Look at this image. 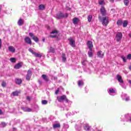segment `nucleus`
Listing matches in <instances>:
<instances>
[{
    "label": "nucleus",
    "mask_w": 131,
    "mask_h": 131,
    "mask_svg": "<svg viewBox=\"0 0 131 131\" xmlns=\"http://www.w3.org/2000/svg\"><path fill=\"white\" fill-rule=\"evenodd\" d=\"M57 99L58 101V102H63V101H66V103H68L69 102V100L68 99H67V97L66 95H62L60 97L57 96Z\"/></svg>",
    "instance_id": "obj_1"
},
{
    "label": "nucleus",
    "mask_w": 131,
    "mask_h": 131,
    "mask_svg": "<svg viewBox=\"0 0 131 131\" xmlns=\"http://www.w3.org/2000/svg\"><path fill=\"white\" fill-rule=\"evenodd\" d=\"M101 22L103 26H107L109 23V17L108 16L102 17Z\"/></svg>",
    "instance_id": "obj_2"
},
{
    "label": "nucleus",
    "mask_w": 131,
    "mask_h": 131,
    "mask_svg": "<svg viewBox=\"0 0 131 131\" xmlns=\"http://www.w3.org/2000/svg\"><path fill=\"white\" fill-rule=\"evenodd\" d=\"M68 17V14L66 13L63 14L62 13H59L56 14V18L57 19H62V18H67Z\"/></svg>",
    "instance_id": "obj_3"
},
{
    "label": "nucleus",
    "mask_w": 131,
    "mask_h": 131,
    "mask_svg": "<svg viewBox=\"0 0 131 131\" xmlns=\"http://www.w3.org/2000/svg\"><path fill=\"white\" fill-rule=\"evenodd\" d=\"M32 74V72L31 70H29L27 72V74L26 76V79L27 80H30V78H31V75Z\"/></svg>",
    "instance_id": "obj_4"
},
{
    "label": "nucleus",
    "mask_w": 131,
    "mask_h": 131,
    "mask_svg": "<svg viewBox=\"0 0 131 131\" xmlns=\"http://www.w3.org/2000/svg\"><path fill=\"white\" fill-rule=\"evenodd\" d=\"M87 47L89 49V50H93V48H94V45H93V41L91 40L88 41Z\"/></svg>",
    "instance_id": "obj_5"
},
{
    "label": "nucleus",
    "mask_w": 131,
    "mask_h": 131,
    "mask_svg": "<svg viewBox=\"0 0 131 131\" xmlns=\"http://www.w3.org/2000/svg\"><path fill=\"white\" fill-rule=\"evenodd\" d=\"M29 35L31 37H32V39H33V40H34V41H35L36 42H37L38 41V38L35 36H34V35L33 34V33H29Z\"/></svg>",
    "instance_id": "obj_6"
},
{
    "label": "nucleus",
    "mask_w": 131,
    "mask_h": 131,
    "mask_svg": "<svg viewBox=\"0 0 131 131\" xmlns=\"http://www.w3.org/2000/svg\"><path fill=\"white\" fill-rule=\"evenodd\" d=\"M69 40L70 46L73 48H74V47H75V40H74L72 38H70Z\"/></svg>",
    "instance_id": "obj_7"
},
{
    "label": "nucleus",
    "mask_w": 131,
    "mask_h": 131,
    "mask_svg": "<svg viewBox=\"0 0 131 131\" xmlns=\"http://www.w3.org/2000/svg\"><path fill=\"white\" fill-rule=\"evenodd\" d=\"M25 41L28 45H32V41H31V39L29 38V37L27 36L25 38Z\"/></svg>",
    "instance_id": "obj_8"
},
{
    "label": "nucleus",
    "mask_w": 131,
    "mask_h": 131,
    "mask_svg": "<svg viewBox=\"0 0 131 131\" xmlns=\"http://www.w3.org/2000/svg\"><path fill=\"white\" fill-rule=\"evenodd\" d=\"M122 38V33L121 32H118L116 35V39L118 41H120Z\"/></svg>",
    "instance_id": "obj_9"
},
{
    "label": "nucleus",
    "mask_w": 131,
    "mask_h": 131,
    "mask_svg": "<svg viewBox=\"0 0 131 131\" xmlns=\"http://www.w3.org/2000/svg\"><path fill=\"white\" fill-rule=\"evenodd\" d=\"M23 66V63L19 62L14 66V69H20V68H21V67H22Z\"/></svg>",
    "instance_id": "obj_10"
},
{
    "label": "nucleus",
    "mask_w": 131,
    "mask_h": 131,
    "mask_svg": "<svg viewBox=\"0 0 131 131\" xmlns=\"http://www.w3.org/2000/svg\"><path fill=\"white\" fill-rule=\"evenodd\" d=\"M51 34H55V35H51L50 36H49V37H53V38H54V37H57V34H58V31L57 30H53L52 31V32L51 33Z\"/></svg>",
    "instance_id": "obj_11"
},
{
    "label": "nucleus",
    "mask_w": 131,
    "mask_h": 131,
    "mask_svg": "<svg viewBox=\"0 0 131 131\" xmlns=\"http://www.w3.org/2000/svg\"><path fill=\"white\" fill-rule=\"evenodd\" d=\"M100 12L102 16H106V10L105 9V7H101L100 9Z\"/></svg>",
    "instance_id": "obj_12"
},
{
    "label": "nucleus",
    "mask_w": 131,
    "mask_h": 131,
    "mask_svg": "<svg viewBox=\"0 0 131 131\" xmlns=\"http://www.w3.org/2000/svg\"><path fill=\"white\" fill-rule=\"evenodd\" d=\"M117 79L118 81L120 82V83H123V80H122V78L120 75H117Z\"/></svg>",
    "instance_id": "obj_13"
},
{
    "label": "nucleus",
    "mask_w": 131,
    "mask_h": 131,
    "mask_svg": "<svg viewBox=\"0 0 131 131\" xmlns=\"http://www.w3.org/2000/svg\"><path fill=\"white\" fill-rule=\"evenodd\" d=\"M21 109L25 111V112H31V111H32V110L29 107H21Z\"/></svg>",
    "instance_id": "obj_14"
},
{
    "label": "nucleus",
    "mask_w": 131,
    "mask_h": 131,
    "mask_svg": "<svg viewBox=\"0 0 131 131\" xmlns=\"http://www.w3.org/2000/svg\"><path fill=\"white\" fill-rule=\"evenodd\" d=\"M34 55L35 56V57H36V58H41V57H42V53H40L39 52L38 53H36L35 52L34 54Z\"/></svg>",
    "instance_id": "obj_15"
},
{
    "label": "nucleus",
    "mask_w": 131,
    "mask_h": 131,
    "mask_svg": "<svg viewBox=\"0 0 131 131\" xmlns=\"http://www.w3.org/2000/svg\"><path fill=\"white\" fill-rule=\"evenodd\" d=\"M8 50L10 52H11V53H15L16 51V49L13 46H9L8 47Z\"/></svg>",
    "instance_id": "obj_16"
},
{
    "label": "nucleus",
    "mask_w": 131,
    "mask_h": 131,
    "mask_svg": "<svg viewBox=\"0 0 131 131\" xmlns=\"http://www.w3.org/2000/svg\"><path fill=\"white\" fill-rule=\"evenodd\" d=\"M78 22H79V19H78V18L75 17L73 19V23L75 25L78 24Z\"/></svg>",
    "instance_id": "obj_17"
},
{
    "label": "nucleus",
    "mask_w": 131,
    "mask_h": 131,
    "mask_svg": "<svg viewBox=\"0 0 131 131\" xmlns=\"http://www.w3.org/2000/svg\"><path fill=\"white\" fill-rule=\"evenodd\" d=\"M97 56L99 58H103V57H104V53L102 51H99L97 53Z\"/></svg>",
    "instance_id": "obj_18"
},
{
    "label": "nucleus",
    "mask_w": 131,
    "mask_h": 131,
    "mask_svg": "<svg viewBox=\"0 0 131 131\" xmlns=\"http://www.w3.org/2000/svg\"><path fill=\"white\" fill-rule=\"evenodd\" d=\"M18 25L19 26H22L24 24V20L21 18H20L18 21Z\"/></svg>",
    "instance_id": "obj_19"
},
{
    "label": "nucleus",
    "mask_w": 131,
    "mask_h": 131,
    "mask_svg": "<svg viewBox=\"0 0 131 131\" xmlns=\"http://www.w3.org/2000/svg\"><path fill=\"white\" fill-rule=\"evenodd\" d=\"M88 56L90 58L93 57V49H89V51L88 52Z\"/></svg>",
    "instance_id": "obj_20"
},
{
    "label": "nucleus",
    "mask_w": 131,
    "mask_h": 131,
    "mask_svg": "<svg viewBox=\"0 0 131 131\" xmlns=\"http://www.w3.org/2000/svg\"><path fill=\"white\" fill-rule=\"evenodd\" d=\"M42 78H43V80H45V81H49V78L48 77V76L46 75H42Z\"/></svg>",
    "instance_id": "obj_21"
},
{
    "label": "nucleus",
    "mask_w": 131,
    "mask_h": 131,
    "mask_svg": "<svg viewBox=\"0 0 131 131\" xmlns=\"http://www.w3.org/2000/svg\"><path fill=\"white\" fill-rule=\"evenodd\" d=\"M38 8H39V10L42 11L45 10L46 7L45 6V5L41 4L39 6Z\"/></svg>",
    "instance_id": "obj_22"
},
{
    "label": "nucleus",
    "mask_w": 131,
    "mask_h": 131,
    "mask_svg": "<svg viewBox=\"0 0 131 131\" xmlns=\"http://www.w3.org/2000/svg\"><path fill=\"white\" fill-rule=\"evenodd\" d=\"M15 82L17 84H21L22 83V80L21 79H16Z\"/></svg>",
    "instance_id": "obj_23"
},
{
    "label": "nucleus",
    "mask_w": 131,
    "mask_h": 131,
    "mask_svg": "<svg viewBox=\"0 0 131 131\" xmlns=\"http://www.w3.org/2000/svg\"><path fill=\"white\" fill-rule=\"evenodd\" d=\"M122 24L123 27L125 28L126 27V26H127V24H128V21H127V20H124Z\"/></svg>",
    "instance_id": "obj_24"
},
{
    "label": "nucleus",
    "mask_w": 131,
    "mask_h": 131,
    "mask_svg": "<svg viewBox=\"0 0 131 131\" xmlns=\"http://www.w3.org/2000/svg\"><path fill=\"white\" fill-rule=\"evenodd\" d=\"M53 128H57L58 127H60L61 126V125H60V123H56L53 125Z\"/></svg>",
    "instance_id": "obj_25"
},
{
    "label": "nucleus",
    "mask_w": 131,
    "mask_h": 131,
    "mask_svg": "<svg viewBox=\"0 0 131 131\" xmlns=\"http://www.w3.org/2000/svg\"><path fill=\"white\" fill-rule=\"evenodd\" d=\"M109 93L110 94V95H112V94H115V90L112 89V88H111L110 89V91H109Z\"/></svg>",
    "instance_id": "obj_26"
},
{
    "label": "nucleus",
    "mask_w": 131,
    "mask_h": 131,
    "mask_svg": "<svg viewBox=\"0 0 131 131\" xmlns=\"http://www.w3.org/2000/svg\"><path fill=\"white\" fill-rule=\"evenodd\" d=\"M122 23H123V21L122 20H118L117 22V25H118L119 26H121V25H122Z\"/></svg>",
    "instance_id": "obj_27"
},
{
    "label": "nucleus",
    "mask_w": 131,
    "mask_h": 131,
    "mask_svg": "<svg viewBox=\"0 0 131 131\" xmlns=\"http://www.w3.org/2000/svg\"><path fill=\"white\" fill-rule=\"evenodd\" d=\"M78 85H79V86H81V85H83V81H82V80H79L78 81Z\"/></svg>",
    "instance_id": "obj_28"
},
{
    "label": "nucleus",
    "mask_w": 131,
    "mask_h": 131,
    "mask_svg": "<svg viewBox=\"0 0 131 131\" xmlns=\"http://www.w3.org/2000/svg\"><path fill=\"white\" fill-rule=\"evenodd\" d=\"M92 19H93V16L89 15L88 17V22H92Z\"/></svg>",
    "instance_id": "obj_29"
},
{
    "label": "nucleus",
    "mask_w": 131,
    "mask_h": 131,
    "mask_svg": "<svg viewBox=\"0 0 131 131\" xmlns=\"http://www.w3.org/2000/svg\"><path fill=\"white\" fill-rule=\"evenodd\" d=\"M49 52L50 53H55V49L53 48V47H50V49H49Z\"/></svg>",
    "instance_id": "obj_30"
},
{
    "label": "nucleus",
    "mask_w": 131,
    "mask_h": 131,
    "mask_svg": "<svg viewBox=\"0 0 131 131\" xmlns=\"http://www.w3.org/2000/svg\"><path fill=\"white\" fill-rule=\"evenodd\" d=\"M90 128H91V127H90V126H89L88 124H86L85 125V127H84L85 130H90Z\"/></svg>",
    "instance_id": "obj_31"
},
{
    "label": "nucleus",
    "mask_w": 131,
    "mask_h": 131,
    "mask_svg": "<svg viewBox=\"0 0 131 131\" xmlns=\"http://www.w3.org/2000/svg\"><path fill=\"white\" fill-rule=\"evenodd\" d=\"M6 125H7V124H6L5 122H3L0 124V127H5Z\"/></svg>",
    "instance_id": "obj_32"
},
{
    "label": "nucleus",
    "mask_w": 131,
    "mask_h": 131,
    "mask_svg": "<svg viewBox=\"0 0 131 131\" xmlns=\"http://www.w3.org/2000/svg\"><path fill=\"white\" fill-rule=\"evenodd\" d=\"M62 58L63 62H66V56L65 55V54H62Z\"/></svg>",
    "instance_id": "obj_33"
},
{
    "label": "nucleus",
    "mask_w": 131,
    "mask_h": 131,
    "mask_svg": "<svg viewBox=\"0 0 131 131\" xmlns=\"http://www.w3.org/2000/svg\"><path fill=\"white\" fill-rule=\"evenodd\" d=\"M12 95L13 96H18L19 95V92L18 91H15L12 92Z\"/></svg>",
    "instance_id": "obj_34"
},
{
    "label": "nucleus",
    "mask_w": 131,
    "mask_h": 131,
    "mask_svg": "<svg viewBox=\"0 0 131 131\" xmlns=\"http://www.w3.org/2000/svg\"><path fill=\"white\" fill-rule=\"evenodd\" d=\"M10 61H11V62H12V63H15L16 62V58H11L10 59Z\"/></svg>",
    "instance_id": "obj_35"
},
{
    "label": "nucleus",
    "mask_w": 131,
    "mask_h": 131,
    "mask_svg": "<svg viewBox=\"0 0 131 131\" xmlns=\"http://www.w3.org/2000/svg\"><path fill=\"white\" fill-rule=\"evenodd\" d=\"M124 3L125 6H128V4H129V1H128V0H124Z\"/></svg>",
    "instance_id": "obj_36"
},
{
    "label": "nucleus",
    "mask_w": 131,
    "mask_h": 131,
    "mask_svg": "<svg viewBox=\"0 0 131 131\" xmlns=\"http://www.w3.org/2000/svg\"><path fill=\"white\" fill-rule=\"evenodd\" d=\"M41 103L43 105H47V104H48V101H47L46 100H42Z\"/></svg>",
    "instance_id": "obj_37"
},
{
    "label": "nucleus",
    "mask_w": 131,
    "mask_h": 131,
    "mask_svg": "<svg viewBox=\"0 0 131 131\" xmlns=\"http://www.w3.org/2000/svg\"><path fill=\"white\" fill-rule=\"evenodd\" d=\"M81 63H82V64L83 65V66H85V64H86V60H82L81 61Z\"/></svg>",
    "instance_id": "obj_38"
},
{
    "label": "nucleus",
    "mask_w": 131,
    "mask_h": 131,
    "mask_svg": "<svg viewBox=\"0 0 131 131\" xmlns=\"http://www.w3.org/2000/svg\"><path fill=\"white\" fill-rule=\"evenodd\" d=\"M29 51L30 52V53H32L33 55H34V53H35V52H34L33 50H32L31 48L29 49Z\"/></svg>",
    "instance_id": "obj_39"
},
{
    "label": "nucleus",
    "mask_w": 131,
    "mask_h": 131,
    "mask_svg": "<svg viewBox=\"0 0 131 131\" xmlns=\"http://www.w3.org/2000/svg\"><path fill=\"white\" fill-rule=\"evenodd\" d=\"M121 58L122 59L123 62H126V58L125 57L122 56Z\"/></svg>",
    "instance_id": "obj_40"
},
{
    "label": "nucleus",
    "mask_w": 131,
    "mask_h": 131,
    "mask_svg": "<svg viewBox=\"0 0 131 131\" xmlns=\"http://www.w3.org/2000/svg\"><path fill=\"white\" fill-rule=\"evenodd\" d=\"M6 82H2V86L3 88H5V87H6Z\"/></svg>",
    "instance_id": "obj_41"
},
{
    "label": "nucleus",
    "mask_w": 131,
    "mask_h": 131,
    "mask_svg": "<svg viewBox=\"0 0 131 131\" xmlns=\"http://www.w3.org/2000/svg\"><path fill=\"white\" fill-rule=\"evenodd\" d=\"M59 92H60V90L58 88L55 91V95H58V94H59Z\"/></svg>",
    "instance_id": "obj_42"
},
{
    "label": "nucleus",
    "mask_w": 131,
    "mask_h": 131,
    "mask_svg": "<svg viewBox=\"0 0 131 131\" xmlns=\"http://www.w3.org/2000/svg\"><path fill=\"white\" fill-rule=\"evenodd\" d=\"M99 5H104V1H100L99 2Z\"/></svg>",
    "instance_id": "obj_43"
},
{
    "label": "nucleus",
    "mask_w": 131,
    "mask_h": 131,
    "mask_svg": "<svg viewBox=\"0 0 131 131\" xmlns=\"http://www.w3.org/2000/svg\"><path fill=\"white\" fill-rule=\"evenodd\" d=\"M127 59H130L131 58V54H128L127 56Z\"/></svg>",
    "instance_id": "obj_44"
},
{
    "label": "nucleus",
    "mask_w": 131,
    "mask_h": 131,
    "mask_svg": "<svg viewBox=\"0 0 131 131\" xmlns=\"http://www.w3.org/2000/svg\"><path fill=\"white\" fill-rule=\"evenodd\" d=\"M125 101H129V97H127L125 98Z\"/></svg>",
    "instance_id": "obj_45"
},
{
    "label": "nucleus",
    "mask_w": 131,
    "mask_h": 131,
    "mask_svg": "<svg viewBox=\"0 0 131 131\" xmlns=\"http://www.w3.org/2000/svg\"><path fill=\"white\" fill-rule=\"evenodd\" d=\"M125 117L127 118V119H128V117H129V116L128 115V114H127L125 115Z\"/></svg>",
    "instance_id": "obj_46"
},
{
    "label": "nucleus",
    "mask_w": 131,
    "mask_h": 131,
    "mask_svg": "<svg viewBox=\"0 0 131 131\" xmlns=\"http://www.w3.org/2000/svg\"><path fill=\"white\" fill-rule=\"evenodd\" d=\"M27 100H28V101H30V97L27 96Z\"/></svg>",
    "instance_id": "obj_47"
},
{
    "label": "nucleus",
    "mask_w": 131,
    "mask_h": 131,
    "mask_svg": "<svg viewBox=\"0 0 131 131\" xmlns=\"http://www.w3.org/2000/svg\"><path fill=\"white\" fill-rule=\"evenodd\" d=\"M2 48V39H0V49Z\"/></svg>",
    "instance_id": "obj_48"
},
{
    "label": "nucleus",
    "mask_w": 131,
    "mask_h": 131,
    "mask_svg": "<svg viewBox=\"0 0 131 131\" xmlns=\"http://www.w3.org/2000/svg\"><path fill=\"white\" fill-rule=\"evenodd\" d=\"M3 114V111H2V110H0V115H2Z\"/></svg>",
    "instance_id": "obj_49"
},
{
    "label": "nucleus",
    "mask_w": 131,
    "mask_h": 131,
    "mask_svg": "<svg viewBox=\"0 0 131 131\" xmlns=\"http://www.w3.org/2000/svg\"><path fill=\"white\" fill-rule=\"evenodd\" d=\"M38 82H39V84H41V83H42V81H41L40 80H38Z\"/></svg>",
    "instance_id": "obj_50"
},
{
    "label": "nucleus",
    "mask_w": 131,
    "mask_h": 131,
    "mask_svg": "<svg viewBox=\"0 0 131 131\" xmlns=\"http://www.w3.org/2000/svg\"><path fill=\"white\" fill-rule=\"evenodd\" d=\"M110 2H111V3H114V0H110Z\"/></svg>",
    "instance_id": "obj_51"
},
{
    "label": "nucleus",
    "mask_w": 131,
    "mask_h": 131,
    "mask_svg": "<svg viewBox=\"0 0 131 131\" xmlns=\"http://www.w3.org/2000/svg\"><path fill=\"white\" fill-rule=\"evenodd\" d=\"M129 70L131 71V65L130 66H129Z\"/></svg>",
    "instance_id": "obj_52"
},
{
    "label": "nucleus",
    "mask_w": 131,
    "mask_h": 131,
    "mask_svg": "<svg viewBox=\"0 0 131 131\" xmlns=\"http://www.w3.org/2000/svg\"><path fill=\"white\" fill-rule=\"evenodd\" d=\"M129 37H131V32H130V33L129 34Z\"/></svg>",
    "instance_id": "obj_53"
},
{
    "label": "nucleus",
    "mask_w": 131,
    "mask_h": 131,
    "mask_svg": "<svg viewBox=\"0 0 131 131\" xmlns=\"http://www.w3.org/2000/svg\"><path fill=\"white\" fill-rule=\"evenodd\" d=\"M42 41L45 42V38L42 39Z\"/></svg>",
    "instance_id": "obj_54"
},
{
    "label": "nucleus",
    "mask_w": 131,
    "mask_h": 131,
    "mask_svg": "<svg viewBox=\"0 0 131 131\" xmlns=\"http://www.w3.org/2000/svg\"><path fill=\"white\" fill-rule=\"evenodd\" d=\"M129 82L131 84V80H129Z\"/></svg>",
    "instance_id": "obj_55"
},
{
    "label": "nucleus",
    "mask_w": 131,
    "mask_h": 131,
    "mask_svg": "<svg viewBox=\"0 0 131 131\" xmlns=\"http://www.w3.org/2000/svg\"><path fill=\"white\" fill-rule=\"evenodd\" d=\"M99 18L101 20V17H99Z\"/></svg>",
    "instance_id": "obj_56"
},
{
    "label": "nucleus",
    "mask_w": 131,
    "mask_h": 131,
    "mask_svg": "<svg viewBox=\"0 0 131 131\" xmlns=\"http://www.w3.org/2000/svg\"><path fill=\"white\" fill-rule=\"evenodd\" d=\"M67 94H69V93H68V92H67Z\"/></svg>",
    "instance_id": "obj_57"
}]
</instances>
